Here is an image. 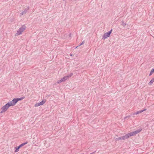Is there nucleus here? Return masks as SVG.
Returning <instances> with one entry per match:
<instances>
[{
	"mask_svg": "<svg viewBox=\"0 0 154 154\" xmlns=\"http://www.w3.org/2000/svg\"><path fill=\"white\" fill-rule=\"evenodd\" d=\"M142 131V129L140 128L139 129L136 130L134 131H133L127 134V137L129 138L130 137L134 136L137 134L138 133Z\"/></svg>",
	"mask_w": 154,
	"mask_h": 154,
	"instance_id": "obj_1",
	"label": "nucleus"
},
{
	"mask_svg": "<svg viewBox=\"0 0 154 154\" xmlns=\"http://www.w3.org/2000/svg\"><path fill=\"white\" fill-rule=\"evenodd\" d=\"M26 27L25 25L22 26L21 27H20L19 29L17 30V33H16V35H18L21 34L22 32H23L24 30L25 29Z\"/></svg>",
	"mask_w": 154,
	"mask_h": 154,
	"instance_id": "obj_2",
	"label": "nucleus"
},
{
	"mask_svg": "<svg viewBox=\"0 0 154 154\" xmlns=\"http://www.w3.org/2000/svg\"><path fill=\"white\" fill-rule=\"evenodd\" d=\"M10 106L8 102L6 103L5 105L3 106L1 108V109L2 110L1 111V113H2L6 111L9 107Z\"/></svg>",
	"mask_w": 154,
	"mask_h": 154,
	"instance_id": "obj_3",
	"label": "nucleus"
},
{
	"mask_svg": "<svg viewBox=\"0 0 154 154\" xmlns=\"http://www.w3.org/2000/svg\"><path fill=\"white\" fill-rule=\"evenodd\" d=\"M28 143L27 142H26L25 143H22L20 144L19 146H16L14 148H15V151L14 152H18L19 151V149L21 147H22L23 146L27 144Z\"/></svg>",
	"mask_w": 154,
	"mask_h": 154,
	"instance_id": "obj_4",
	"label": "nucleus"
},
{
	"mask_svg": "<svg viewBox=\"0 0 154 154\" xmlns=\"http://www.w3.org/2000/svg\"><path fill=\"white\" fill-rule=\"evenodd\" d=\"M17 102L16 99L15 98H14L11 101L8 102V103H9V105H10V106H14L16 103Z\"/></svg>",
	"mask_w": 154,
	"mask_h": 154,
	"instance_id": "obj_5",
	"label": "nucleus"
},
{
	"mask_svg": "<svg viewBox=\"0 0 154 154\" xmlns=\"http://www.w3.org/2000/svg\"><path fill=\"white\" fill-rule=\"evenodd\" d=\"M73 75V74L72 73H70L69 74H68L66 76L64 77L61 79L62 81H63V82L65 81L66 80L68 79L70 77L72 76Z\"/></svg>",
	"mask_w": 154,
	"mask_h": 154,
	"instance_id": "obj_6",
	"label": "nucleus"
},
{
	"mask_svg": "<svg viewBox=\"0 0 154 154\" xmlns=\"http://www.w3.org/2000/svg\"><path fill=\"white\" fill-rule=\"evenodd\" d=\"M127 138H128V137H127V134H126L125 136H123L119 137L118 138H116V139L119 140H125Z\"/></svg>",
	"mask_w": 154,
	"mask_h": 154,
	"instance_id": "obj_7",
	"label": "nucleus"
},
{
	"mask_svg": "<svg viewBox=\"0 0 154 154\" xmlns=\"http://www.w3.org/2000/svg\"><path fill=\"white\" fill-rule=\"evenodd\" d=\"M110 36V35L108 34V32H107L106 33H105L103 36L102 39H105L107 37H109Z\"/></svg>",
	"mask_w": 154,
	"mask_h": 154,
	"instance_id": "obj_8",
	"label": "nucleus"
},
{
	"mask_svg": "<svg viewBox=\"0 0 154 154\" xmlns=\"http://www.w3.org/2000/svg\"><path fill=\"white\" fill-rule=\"evenodd\" d=\"M146 110V109H144L143 110H140V111H137V112H134V113H133L132 115H135L138 114H139V113H141L142 112Z\"/></svg>",
	"mask_w": 154,
	"mask_h": 154,
	"instance_id": "obj_9",
	"label": "nucleus"
},
{
	"mask_svg": "<svg viewBox=\"0 0 154 154\" xmlns=\"http://www.w3.org/2000/svg\"><path fill=\"white\" fill-rule=\"evenodd\" d=\"M29 7L27 6V7L24 9V10L21 13V14L22 15H23V14H26V13L27 11L29 9Z\"/></svg>",
	"mask_w": 154,
	"mask_h": 154,
	"instance_id": "obj_10",
	"label": "nucleus"
},
{
	"mask_svg": "<svg viewBox=\"0 0 154 154\" xmlns=\"http://www.w3.org/2000/svg\"><path fill=\"white\" fill-rule=\"evenodd\" d=\"M24 98H25L24 97H23L21 98H15L16 99V100H17V102H18L19 101H20L22 100H23V99H24Z\"/></svg>",
	"mask_w": 154,
	"mask_h": 154,
	"instance_id": "obj_11",
	"label": "nucleus"
},
{
	"mask_svg": "<svg viewBox=\"0 0 154 154\" xmlns=\"http://www.w3.org/2000/svg\"><path fill=\"white\" fill-rule=\"evenodd\" d=\"M154 82V78H153L151 80V81H150V82L149 83V85H151L153 83V82Z\"/></svg>",
	"mask_w": 154,
	"mask_h": 154,
	"instance_id": "obj_12",
	"label": "nucleus"
},
{
	"mask_svg": "<svg viewBox=\"0 0 154 154\" xmlns=\"http://www.w3.org/2000/svg\"><path fill=\"white\" fill-rule=\"evenodd\" d=\"M45 102V100H43L40 102L39 103L41 105H42L44 104Z\"/></svg>",
	"mask_w": 154,
	"mask_h": 154,
	"instance_id": "obj_13",
	"label": "nucleus"
},
{
	"mask_svg": "<svg viewBox=\"0 0 154 154\" xmlns=\"http://www.w3.org/2000/svg\"><path fill=\"white\" fill-rule=\"evenodd\" d=\"M122 23L121 24V25H122L123 26H125L126 25V23L125 22L123 21H122Z\"/></svg>",
	"mask_w": 154,
	"mask_h": 154,
	"instance_id": "obj_14",
	"label": "nucleus"
},
{
	"mask_svg": "<svg viewBox=\"0 0 154 154\" xmlns=\"http://www.w3.org/2000/svg\"><path fill=\"white\" fill-rule=\"evenodd\" d=\"M154 72V70H153V69H152L151 70V71H150V73H149V76H150Z\"/></svg>",
	"mask_w": 154,
	"mask_h": 154,
	"instance_id": "obj_15",
	"label": "nucleus"
},
{
	"mask_svg": "<svg viewBox=\"0 0 154 154\" xmlns=\"http://www.w3.org/2000/svg\"><path fill=\"white\" fill-rule=\"evenodd\" d=\"M40 105H41L39 103H37L35 104V107H37V106H40Z\"/></svg>",
	"mask_w": 154,
	"mask_h": 154,
	"instance_id": "obj_16",
	"label": "nucleus"
},
{
	"mask_svg": "<svg viewBox=\"0 0 154 154\" xmlns=\"http://www.w3.org/2000/svg\"><path fill=\"white\" fill-rule=\"evenodd\" d=\"M112 31V29H111L110 31H109L108 32V33L110 35Z\"/></svg>",
	"mask_w": 154,
	"mask_h": 154,
	"instance_id": "obj_17",
	"label": "nucleus"
},
{
	"mask_svg": "<svg viewBox=\"0 0 154 154\" xmlns=\"http://www.w3.org/2000/svg\"><path fill=\"white\" fill-rule=\"evenodd\" d=\"M63 82V81H62V79H61L60 80H59L57 82V83H61L62 82Z\"/></svg>",
	"mask_w": 154,
	"mask_h": 154,
	"instance_id": "obj_18",
	"label": "nucleus"
},
{
	"mask_svg": "<svg viewBox=\"0 0 154 154\" xmlns=\"http://www.w3.org/2000/svg\"><path fill=\"white\" fill-rule=\"evenodd\" d=\"M85 43V42H84V41H83L80 44V45L79 46H80L83 44Z\"/></svg>",
	"mask_w": 154,
	"mask_h": 154,
	"instance_id": "obj_19",
	"label": "nucleus"
},
{
	"mask_svg": "<svg viewBox=\"0 0 154 154\" xmlns=\"http://www.w3.org/2000/svg\"><path fill=\"white\" fill-rule=\"evenodd\" d=\"M129 116H126L125 117V119L127 118H129Z\"/></svg>",
	"mask_w": 154,
	"mask_h": 154,
	"instance_id": "obj_20",
	"label": "nucleus"
},
{
	"mask_svg": "<svg viewBox=\"0 0 154 154\" xmlns=\"http://www.w3.org/2000/svg\"><path fill=\"white\" fill-rule=\"evenodd\" d=\"M70 56H72V54H70Z\"/></svg>",
	"mask_w": 154,
	"mask_h": 154,
	"instance_id": "obj_21",
	"label": "nucleus"
},
{
	"mask_svg": "<svg viewBox=\"0 0 154 154\" xmlns=\"http://www.w3.org/2000/svg\"><path fill=\"white\" fill-rule=\"evenodd\" d=\"M70 35H71V34H70L69 36H70Z\"/></svg>",
	"mask_w": 154,
	"mask_h": 154,
	"instance_id": "obj_22",
	"label": "nucleus"
},
{
	"mask_svg": "<svg viewBox=\"0 0 154 154\" xmlns=\"http://www.w3.org/2000/svg\"><path fill=\"white\" fill-rule=\"evenodd\" d=\"M153 69V70H154V68Z\"/></svg>",
	"mask_w": 154,
	"mask_h": 154,
	"instance_id": "obj_23",
	"label": "nucleus"
},
{
	"mask_svg": "<svg viewBox=\"0 0 154 154\" xmlns=\"http://www.w3.org/2000/svg\"><path fill=\"white\" fill-rule=\"evenodd\" d=\"M153 69V70H154V68Z\"/></svg>",
	"mask_w": 154,
	"mask_h": 154,
	"instance_id": "obj_24",
	"label": "nucleus"
}]
</instances>
